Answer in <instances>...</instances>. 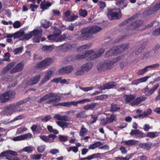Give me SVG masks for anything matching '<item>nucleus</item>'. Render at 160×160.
Returning a JSON list of instances; mask_svg holds the SVG:
<instances>
[{"mask_svg":"<svg viewBox=\"0 0 160 160\" xmlns=\"http://www.w3.org/2000/svg\"><path fill=\"white\" fill-rule=\"evenodd\" d=\"M75 45L73 44H64V47L67 50L72 49L73 48H75Z\"/></svg>","mask_w":160,"mask_h":160,"instance_id":"nucleus-49","label":"nucleus"},{"mask_svg":"<svg viewBox=\"0 0 160 160\" xmlns=\"http://www.w3.org/2000/svg\"><path fill=\"white\" fill-rule=\"evenodd\" d=\"M130 133L132 135H135L141 138L146 137V135L143 133L141 132L138 129L132 130Z\"/></svg>","mask_w":160,"mask_h":160,"instance_id":"nucleus-21","label":"nucleus"},{"mask_svg":"<svg viewBox=\"0 0 160 160\" xmlns=\"http://www.w3.org/2000/svg\"><path fill=\"white\" fill-rule=\"evenodd\" d=\"M73 70V67L72 65H69L62 67L59 69L58 74L59 75H64L71 72Z\"/></svg>","mask_w":160,"mask_h":160,"instance_id":"nucleus-10","label":"nucleus"},{"mask_svg":"<svg viewBox=\"0 0 160 160\" xmlns=\"http://www.w3.org/2000/svg\"><path fill=\"white\" fill-rule=\"evenodd\" d=\"M29 98H27L14 103L16 107H19V106L23 104L24 103L27 102Z\"/></svg>","mask_w":160,"mask_h":160,"instance_id":"nucleus-37","label":"nucleus"},{"mask_svg":"<svg viewBox=\"0 0 160 160\" xmlns=\"http://www.w3.org/2000/svg\"><path fill=\"white\" fill-rule=\"evenodd\" d=\"M15 95V92L9 90L0 95V102L5 103L10 99L14 98Z\"/></svg>","mask_w":160,"mask_h":160,"instance_id":"nucleus-5","label":"nucleus"},{"mask_svg":"<svg viewBox=\"0 0 160 160\" xmlns=\"http://www.w3.org/2000/svg\"><path fill=\"white\" fill-rule=\"evenodd\" d=\"M143 24V22L142 20H138L132 22L129 25H127L126 29L127 31L136 30Z\"/></svg>","mask_w":160,"mask_h":160,"instance_id":"nucleus-6","label":"nucleus"},{"mask_svg":"<svg viewBox=\"0 0 160 160\" xmlns=\"http://www.w3.org/2000/svg\"><path fill=\"white\" fill-rule=\"evenodd\" d=\"M51 5L52 4L50 2H47L46 3H44L42 2H41L40 6V8L44 10L48 9Z\"/></svg>","mask_w":160,"mask_h":160,"instance_id":"nucleus-35","label":"nucleus"},{"mask_svg":"<svg viewBox=\"0 0 160 160\" xmlns=\"http://www.w3.org/2000/svg\"><path fill=\"white\" fill-rule=\"evenodd\" d=\"M79 15L83 17H85L88 14V12L86 10L82 9L79 10Z\"/></svg>","mask_w":160,"mask_h":160,"instance_id":"nucleus-41","label":"nucleus"},{"mask_svg":"<svg viewBox=\"0 0 160 160\" xmlns=\"http://www.w3.org/2000/svg\"><path fill=\"white\" fill-rule=\"evenodd\" d=\"M32 34L31 32H29L28 33L24 34L23 37V39L28 40L32 38Z\"/></svg>","mask_w":160,"mask_h":160,"instance_id":"nucleus-50","label":"nucleus"},{"mask_svg":"<svg viewBox=\"0 0 160 160\" xmlns=\"http://www.w3.org/2000/svg\"><path fill=\"white\" fill-rule=\"evenodd\" d=\"M102 29L101 28L96 26L83 28L81 30V35L78 37V39L81 40L87 39L90 35L99 32Z\"/></svg>","mask_w":160,"mask_h":160,"instance_id":"nucleus-1","label":"nucleus"},{"mask_svg":"<svg viewBox=\"0 0 160 160\" xmlns=\"http://www.w3.org/2000/svg\"><path fill=\"white\" fill-rule=\"evenodd\" d=\"M108 18L110 20L118 19L121 17V11L119 8L108 10L107 12Z\"/></svg>","mask_w":160,"mask_h":160,"instance_id":"nucleus-4","label":"nucleus"},{"mask_svg":"<svg viewBox=\"0 0 160 160\" xmlns=\"http://www.w3.org/2000/svg\"><path fill=\"white\" fill-rule=\"evenodd\" d=\"M147 98L144 97V95L138 97L133 101L131 103V105L132 106L138 105L141 102L145 101Z\"/></svg>","mask_w":160,"mask_h":160,"instance_id":"nucleus-16","label":"nucleus"},{"mask_svg":"<svg viewBox=\"0 0 160 160\" xmlns=\"http://www.w3.org/2000/svg\"><path fill=\"white\" fill-rule=\"evenodd\" d=\"M40 78V74L37 75L32 78L29 80V82L30 85H34L36 84L39 81Z\"/></svg>","mask_w":160,"mask_h":160,"instance_id":"nucleus-22","label":"nucleus"},{"mask_svg":"<svg viewBox=\"0 0 160 160\" xmlns=\"http://www.w3.org/2000/svg\"><path fill=\"white\" fill-rule=\"evenodd\" d=\"M103 143L101 142H97L94 143L90 145L88 147L89 149H93L99 147L103 144Z\"/></svg>","mask_w":160,"mask_h":160,"instance_id":"nucleus-32","label":"nucleus"},{"mask_svg":"<svg viewBox=\"0 0 160 160\" xmlns=\"http://www.w3.org/2000/svg\"><path fill=\"white\" fill-rule=\"evenodd\" d=\"M23 150L24 151L27 152L29 153H31L32 151V149L30 147H26L23 148Z\"/></svg>","mask_w":160,"mask_h":160,"instance_id":"nucleus-64","label":"nucleus"},{"mask_svg":"<svg viewBox=\"0 0 160 160\" xmlns=\"http://www.w3.org/2000/svg\"><path fill=\"white\" fill-rule=\"evenodd\" d=\"M10 54L8 52H7L5 53L4 55V57L5 58L2 59L0 60L1 61H6L9 62L10 61Z\"/></svg>","mask_w":160,"mask_h":160,"instance_id":"nucleus-46","label":"nucleus"},{"mask_svg":"<svg viewBox=\"0 0 160 160\" xmlns=\"http://www.w3.org/2000/svg\"><path fill=\"white\" fill-rule=\"evenodd\" d=\"M33 132H36L38 133H39L40 132L41 130L39 127H38L36 125L34 124L32 125L31 128Z\"/></svg>","mask_w":160,"mask_h":160,"instance_id":"nucleus-39","label":"nucleus"},{"mask_svg":"<svg viewBox=\"0 0 160 160\" xmlns=\"http://www.w3.org/2000/svg\"><path fill=\"white\" fill-rule=\"evenodd\" d=\"M94 53V51L93 50H86L85 51L84 53H83L85 58L88 57L89 55H90Z\"/></svg>","mask_w":160,"mask_h":160,"instance_id":"nucleus-53","label":"nucleus"},{"mask_svg":"<svg viewBox=\"0 0 160 160\" xmlns=\"http://www.w3.org/2000/svg\"><path fill=\"white\" fill-rule=\"evenodd\" d=\"M93 101L92 98H85L77 101H70L59 102L57 104H54L53 105V106H62L67 107H70L71 105L74 106H77L79 103L83 104L86 102H91Z\"/></svg>","mask_w":160,"mask_h":160,"instance_id":"nucleus-3","label":"nucleus"},{"mask_svg":"<svg viewBox=\"0 0 160 160\" xmlns=\"http://www.w3.org/2000/svg\"><path fill=\"white\" fill-rule=\"evenodd\" d=\"M54 31L53 32V34L56 38L59 36L61 33V31L56 28H55Z\"/></svg>","mask_w":160,"mask_h":160,"instance_id":"nucleus-52","label":"nucleus"},{"mask_svg":"<svg viewBox=\"0 0 160 160\" xmlns=\"http://www.w3.org/2000/svg\"><path fill=\"white\" fill-rule=\"evenodd\" d=\"M17 154V152H16L11 150H8L2 152L0 154V157H6L7 158L9 157L10 155L13 156H16Z\"/></svg>","mask_w":160,"mask_h":160,"instance_id":"nucleus-15","label":"nucleus"},{"mask_svg":"<svg viewBox=\"0 0 160 160\" xmlns=\"http://www.w3.org/2000/svg\"><path fill=\"white\" fill-rule=\"evenodd\" d=\"M151 13L152 14L156 12L158 10L160 9V2L156 3L153 6V7L150 8Z\"/></svg>","mask_w":160,"mask_h":160,"instance_id":"nucleus-29","label":"nucleus"},{"mask_svg":"<svg viewBox=\"0 0 160 160\" xmlns=\"http://www.w3.org/2000/svg\"><path fill=\"white\" fill-rule=\"evenodd\" d=\"M53 72L52 70H48L46 72L44 77L42 79L40 82V85H42L45 82L48 81L52 75L53 74Z\"/></svg>","mask_w":160,"mask_h":160,"instance_id":"nucleus-13","label":"nucleus"},{"mask_svg":"<svg viewBox=\"0 0 160 160\" xmlns=\"http://www.w3.org/2000/svg\"><path fill=\"white\" fill-rule=\"evenodd\" d=\"M159 86V84L158 83L156 84L150 90H148V86L143 89V92L145 93L146 92H148L145 95L147 96H149L152 95L153 93L157 89Z\"/></svg>","mask_w":160,"mask_h":160,"instance_id":"nucleus-11","label":"nucleus"},{"mask_svg":"<svg viewBox=\"0 0 160 160\" xmlns=\"http://www.w3.org/2000/svg\"><path fill=\"white\" fill-rule=\"evenodd\" d=\"M151 55L150 54V52H148L145 53L143 55V56L142 57L141 59L143 60L144 59H146L149 58Z\"/></svg>","mask_w":160,"mask_h":160,"instance_id":"nucleus-55","label":"nucleus"},{"mask_svg":"<svg viewBox=\"0 0 160 160\" xmlns=\"http://www.w3.org/2000/svg\"><path fill=\"white\" fill-rule=\"evenodd\" d=\"M104 51V49L102 48H100L98 50L97 52L90 57V60H92L99 57L103 54Z\"/></svg>","mask_w":160,"mask_h":160,"instance_id":"nucleus-19","label":"nucleus"},{"mask_svg":"<svg viewBox=\"0 0 160 160\" xmlns=\"http://www.w3.org/2000/svg\"><path fill=\"white\" fill-rule=\"evenodd\" d=\"M117 85V82H110L104 84L103 85L98 87V88L100 90H103L105 89H108L114 88Z\"/></svg>","mask_w":160,"mask_h":160,"instance_id":"nucleus-8","label":"nucleus"},{"mask_svg":"<svg viewBox=\"0 0 160 160\" xmlns=\"http://www.w3.org/2000/svg\"><path fill=\"white\" fill-rule=\"evenodd\" d=\"M129 46L130 45L128 43H124L118 46L114 47L106 53L105 57L108 58L109 56L120 54L128 49Z\"/></svg>","mask_w":160,"mask_h":160,"instance_id":"nucleus-2","label":"nucleus"},{"mask_svg":"<svg viewBox=\"0 0 160 160\" xmlns=\"http://www.w3.org/2000/svg\"><path fill=\"white\" fill-rule=\"evenodd\" d=\"M98 4L100 6V8L102 9L106 7V5L104 2L102 1H100L98 2Z\"/></svg>","mask_w":160,"mask_h":160,"instance_id":"nucleus-60","label":"nucleus"},{"mask_svg":"<svg viewBox=\"0 0 160 160\" xmlns=\"http://www.w3.org/2000/svg\"><path fill=\"white\" fill-rule=\"evenodd\" d=\"M15 64L16 62H12L8 64L3 68V72H8L15 66Z\"/></svg>","mask_w":160,"mask_h":160,"instance_id":"nucleus-27","label":"nucleus"},{"mask_svg":"<svg viewBox=\"0 0 160 160\" xmlns=\"http://www.w3.org/2000/svg\"><path fill=\"white\" fill-rule=\"evenodd\" d=\"M21 25V23L19 21H15L13 24V27L15 28H18Z\"/></svg>","mask_w":160,"mask_h":160,"instance_id":"nucleus-58","label":"nucleus"},{"mask_svg":"<svg viewBox=\"0 0 160 160\" xmlns=\"http://www.w3.org/2000/svg\"><path fill=\"white\" fill-rule=\"evenodd\" d=\"M57 123L59 126L62 128H67L68 123L66 122H63L61 121H57Z\"/></svg>","mask_w":160,"mask_h":160,"instance_id":"nucleus-38","label":"nucleus"},{"mask_svg":"<svg viewBox=\"0 0 160 160\" xmlns=\"http://www.w3.org/2000/svg\"><path fill=\"white\" fill-rule=\"evenodd\" d=\"M159 134V133L157 132H149L146 135V137L152 138L158 136Z\"/></svg>","mask_w":160,"mask_h":160,"instance_id":"nucleus-34","label":"nucleus"},{"mask_svg":"<svg viewBox=\"0 0 160 160\" xmlns=\"http://www.w3.org/2000/svg\"><path fill=\"white\" fill-rule=\"evenodd\" d=\"M78 18V16L77 15H74L72 16H71L67 18V19L65 20L69 22H73L75 21Z\"/></svg>","mask_w":160,"mask_h":160,"instance_id":"nucleus-47","label":"nucleus"},{"mask_svg":"<svg viewBox=\"0 0 160 160\" xmlns=\"http://www.w3.org/2000/svg\"><path fill=\"white\" fill-rule=\"evenodd\" d=\"M24 32L23 30H19L18 32L15 33L16 38H19L22 36H23L24 34Z\"/></svg>","mask_w":160,"mask_h":160,"instance_id":"nucleus-45","label":"nucleus"},{"mask_svg":"<svg viewBox=\"0 0 160 160\" xmlns=\"http://www.w3.org/2000/svg\"><path fill=\"white\" fill-rule=\"evenodd\" d=\"M23 49L22 47H19L18 48H17L14 49L13 51V52L14 54H17L19 53H21L22 52V50Z\"/></svg>","mask_w":160,"mask_h":160,"instance_id":"nucleus-54","label":"nucleus"},{"mask_svg":"<svg viewBox=\"0 0 160 160\" xmlns=\"http://www.w3.org/2000/svg\"><path fill=\"white\" fill-rule=\"evenodd\" d=\"M57 96L56 94L50 92L46 93L43 97L41 98L38 100V102H41L50 98H52Z\"/></svg>","mask_w":160,"mask_h":160,"instance_id":"nucleus-17","label":"nucleus"},{"mask_svg":"<svg viewBox=\"0 0 160 160\" xmlns=\"http://www.w3.org/2000/svg\"><path fill=\"white\" fill-rule=\"evenodd\" d=\"M32 135L30 133H27L23 135L14 138L12 140H22L23 139H30L32 138Z\"/></svg>","mask_w":160,"mask_h":160,"instance_id":"nucleus-18","label":"nucleus"},{"mask_svg":"<svg viewBox=\"0 0 160 160\" xmlns=\"http://www.w3.org/2000/svg\"><path fill=\"white\" fill-rule=\"evenodd\" d=\"M124 2V0H117L116 2V4L119 7H121Z\"/></svg>","mask_w":160,"mask_h":160,"instance_id":"nucleus-63","label":"nucleus"},{"mask_svg":"<svg viewBox=\"0 0 160 160\" xmlns=\"http://www.w3.org/2000/svg\"><path fill=\"white\" fill-rule=\"evenodd\" d=\"M151 145L152 143H151L147 142L140 143L139 144V146L141 148H146L147 150H149L151 149Z\"/></svg>","mask_w":160,"mask_h":160,"instance_id":"nucleus-30","label":"nucleus"},{"mask_svg":"<svg viewBox=\"0 0 160 160\" xmlns=\"http://www.w3.org/2000/svg\"><path fill=\"white\" fill-rule=\"evenodd\" d=\"M56 94L57 96L53 97L55 98L49 99L46 102V103L49 104L51 103L52 102H58L60 101L61 100L60 96H58V94Z\"/></svg>","mask_w":160,"mask_h":160,"instance_id":"nucleus-28","label":"nucleus"},{"mask_svg":"<svg viewBox=\"0 0 160 160\" xmlns=\"http://www.w3.org/2000/svg\"><path fill=\"white\" fill-rule=\"evenodd\" d=\"M85 71L83 70H82L81 68V67L80 68V69L77 71L75 73V74L76 76H79V75H82L84 73V72Z\"/></svg>","mask_w":160,"mask_h":160,"instance_id":"nucleus-62","label":"nucleus"},{"mask_svg":"<svg viewBox=\"0 0 160 160\" xmlns=\"http://www.w3.org/2000/svg\"><path fill=\"white\" fill-rule=\"evenodd\" d=\"M85 58V56L83 53L82 54H78L77 55H72L71 59L72 61H75L82 60Z\"/></svg>","mask_w":160,"mask_h":160,"instance_id":"nucleus-24","label":"nucleus"},{"mask_svg":"<svg viewBox=\"0 0 160 160\" xmlns=\"http://www.w3.org/2000/svg\"><path fill=\"white\" fill-rule=\"evenodd\" d=\"M42 24L43 27L45 28H47L51 26L52 24L49 22L45 20L42 23Z\"/></svg>","mask_w":160,"mask_h":160,"instance_id":"nucleus-48","label":"nucleus"},{"mask_svg":"<svg viewBox=\"0 0 160 160\" xmlns=\"http://www.w3.org/2000/svg\"><path fill=\"white\" fill-rule=\"evenodd\" d=\"M93 64L91 62H87L82 66L81 68L85 72H88L92 68Z\"/></svg>","mask_w":160,"mask_h":160,"instance_id":"nucleus-23","label":"nucleus"},{"mask_svg":"<svg viewBox=\"0 0 160 160\" xmlns=\"http://www.w3.org/2000/svg\"><path fill=\"white\" fill-rule=\"evenodd\" d=\"M112 60L109 61L108 63H104L106 69H110L112 68V66L114 64L112 63Z\"/></svg>","mask_w":160,"mask_h":160,"instance_id":"nucleus-44","label":"nucleus"},{"mask_svg":"<svg viewBox=\"0 0 160 160\" xmlns=\"http://www.w3.org/2000/svg\"><path fill=\"white\" fill-rule=\"evenodd\" d=\"M76 117L78 118H85L88 116L86 114L85 111L81 112L76 115Z\"/></svg>","mask_w":160,"mask_h":160,"instance_id":"nucleus-42","label":"nucleus"},{"mask_svg":"<svg viewBox=\"0 0 160 160\" xmlns=\"http://www.w3.org/2000/svg\"><path fill=\"white\" fill-rule=\"evenodd\" d=\"M120 109V108L119 105L115 103L111 104L110 111L112 112H117Z\"/></svg>","mask_w":160,"mask_h":160,"instance_id":"nucleus-26","label":"nucleus"},{"mask_svg":"<svg viewBox=\"0 0 160 160\" xmlns=\"http://www.w3.org/2000/svg\"><path fill=\"white\" fill-rule=\"evenodd\" d=\"M78 134L77 132H72L70 133V136H72L73 137V138H72V139H70V140H76V139L77 137L78 136Z\"/></svg>","mask_w":160,"mask_h":160,"instance_id":"nucleus-57","label":"nucleus"},{"mask_svg":"<svg viewBox=\"0 0 160 160\" xmlns=\"http://www.w3.org/2000/svg\"><path fill=\"white\" fill-rule=\"evenodd\" d=\"M72 151L74 152L77 153L78 151V148L76 146L70 147L68 150V152Z\"/></svg>","mask_w":160,"mask_h":160,"instance_id":"nucleus-56","label":"nucleus"},{"mask_svg":"<svg viewBox=\"0 0 160 160\" xmlns=\"http://www.w3.org/2000/svg\"><path fill=\"white\" fill-rule=\"evenodd\" d=\"M31 32L32 34V36H33L34 37L33 39L34 42L39 43L40 42V39L42 35V30L35 29L31 31Z\"/></svg>","mask_w":160,"mask_h":160,"instance_id":"nucleus-7","label":"nucleus"},{"mask_svg":"<svg viewBox=\"0 0 160 160\" xmlns=\"http://www.w3.org/2000/svg\"><path fill=\"white\" fill-rule=\"evenodd\" d=\"M56 137V135L53 134H50L48 135V137L45 135H41L40 136V138L42 140H50L49 138H52L53 140L55 139Z\"/></svg>","mask_w":160,"mask_h":160,"instance_id":"nucleus-31","label":"nucleus"},{"mask_svg":"<svg viewBox=\"0 0 160 160\" xmlns=\"http://www.w3.org/2000/svg\"><path fill=\"white\" fill-rule=\"evenodd\" d=\"M24 65L22 62L18 63L12 69L10 72L11 74H12L18 72L22 71L24 67Z\"/></svg>","mask_w":160,"mask_h":160,"instance_id":"nucleus-12","label":"nucleus"},{"mask_svg":"<svg viewBox=\"0 0 160 160\" xmlns=\"http://www.w3.org/2000/svg\"><path fill=\"white\" fill-rule=\"evenodd\" d=\"M152 34L154 36L160 35V27L155 29L153 32Z\"/></svg>","mask_w":160,"mask_h":160,"instance_id":"nucleus-61","label":"nucleus"},{"mask_svg":"<svg viewBox=\"0 0 160 160\" xmlns=\"http://www.w3.org/2000/svg\"><path fill=\"white\" fill-rule=\"evenodd\" d=\"M16 109V107L14 103L6 106L4 108L5 111L9 114H12L15 112Z\"/></svg>","mask_w":160,"mask_h":160,"instance_id":"nucleus-14","label":"nucleus"},{"mask_svg":"<svg viewBox=\"0 0 160 160\" xmlns=\"http://www.w3.org/2000/svg\"><path fill=\"white\" fill-rule=\"evenodd\" d=\"M126 98L125 101L126 103H129L130 101L134 100L136 97V94L125 95Z\"/></svg>","mask_w":160,"mask_h":160,"instance_id":"nucleus-25","label":"nucleus"},{"mask_svg":"<svg viewBox=\"0 0 160 160\" xmlns=\"http://www.w3.org/2000/svg\"><path fill=\"white\" fill-rule=\"evenodd\" d=\"M42 156L41 154L39 155L33 154L31 155V159L34 160H39L41 158V157Z\"/></svg>","mask_w":160,"mask_h":160,"instance_id":"nucleus-51","label":"nucleus"},{"mask_svg":"<svg viewBox=\"0 0 160 160\" xmlns=\"http://www.w3.org/2000/svg\"><path fill=\"white\" fill-rule=\"evenodd\" d=\"M134 19V17L133 16L131 17L130 18H128L124 21H123L119 25V27H122L127 24L129 22L131 21L132 20H133Z\"/></svg>","mask_w":160,"mask_h":160,"instance_id":"nucleus-36","label":"nucleus"},{"mask_svg":"<svg viewBox=\"0 0 160 160\" xmlns=\"http://www.w3.org/2000/svg\"><path fill=\"white\" fill-rule=\"evenodd\" d=\"M124 142L125 145L128 146H131L135 144L137 142V141H125L124 142L122 141V143Z\"/></svg>","mask_w":160,"mask_h":160,"instance_id":"nucleus-43","label":"nucleus"},{"mask_svg":"<svg viewBox=\"0 0 160 160\" xmlns=\"http://www.w3.org/2000/svg\"><path fill=\"white\" fill-rule=\"evenodd\" d=\"M87 131L88 130L86 128H82L80 130L79 134L81 136H83Z\"/></svg>","mask_w":160,"mask_h":160,"instance_id":"nucleus-59","label":"nucleus"},{"mask_svg":"<svg viewBox=\"0 0 160 160\" xmlns=\"http://www.w3.org/2000/svg\"><path fill=\"white\" fill-rule=\"evenodd\" d=\"M54 48L52 46L50 45H43L42 48V50L43 51L47 52H50L53 50Z\"/></svg>","mask_w":160,"mask_h":160,"instance_id":"nucleus-33","label":"nucleus"},{"mask_svg":"<svg viewBox=\"0 0 160 160\" xmlns=\"http://www.w3.org/2000/svg\"><path fill=\"white\" fill-rule=\"evenodd\" d=\"M97 69L99 72H101L106 70L104 63L98 65L97 67Z\"/></svg>","mask_w":160,"mask_h":160,"instance_id":"nucleus-40","label":"nucleus"},{"mask_svg":"<svg viewBox=\"0 0 160 160\" xmlns=\"http://www.w3.org/2000/svg\"><path fill=\"white\" fill-rule=\"evenodd\" d=\"M53 60L50 58H47L42 61L38 63L36 65L37 68H41L46 67L51 64Z\"/></svg>","mask_w":160,"mask_h":160,"instance_id":"nucleus-9","label":"nucleus"},{"mask_svg":"<svg viewBox=\"0 0 160 160\" xmlns=\"http://www.w3.org/2000/svg\"><path fill=\"white\" fill-rule=\"evenodd\" d=\"M102 154L99 153H95L89 155L88 157L80 158V160H91L94 158H99L101 156Z\"/></svg>","mask_w":160,"mask_h":160,"instance_id":"nucleus-20","label":"nucleus"}]
</instances>
